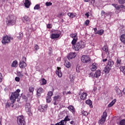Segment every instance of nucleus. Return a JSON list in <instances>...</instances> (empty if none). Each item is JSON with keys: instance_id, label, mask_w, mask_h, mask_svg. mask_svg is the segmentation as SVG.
Masks as SVG:
<instances>
[{"instance_id": "obj_1", "label": "nucleus", "mask_w": 125, "mask_h": 125, "mask_svg": "<svg viewBox=\"0 0 125 125\" xmlns=\"http://www.w3.org/2000/svg\"><path fill=\"white\" fill-rule=\"evenodd\" d=\"M6 22L8 26H13L16 23V20L14 18V16L10 15L6 19Z\"/></svg>"}, {"instance_id": "obj_2", "label": "nucleus", "mask_w": 125, "mask_h": 125, "mask_svg": "<svg viewBox=\"0 0 125 125\" xmlns=\"http://www.w3.org/2000/svg\"><path fill=\"white\" fill-rule=\"evenodd\" d=\"M84 46H85L84 42L80 41L77 42L74 46L73 47V48L76 51H79V50L82 49V48H84Z\"/></svg>"}, {"instance_id": "obj_3", "label": "nucleus", "mask_w": 125, "mask_h": 125, "mask_svg": "<svg viewBox=\"0 0 125 125\" xmlns=\"http://www.w3.org/2000/svg\"><path fill=\"white\" fill-rule=\"evenodd\" d=\"M17 123L18 125H26L25 117L23 115L19 116L17 117Z\"/></svg>"}, {"instance_id": "obj_4", "label": "nucleus", "mask_w": 125, "mask_h": 125, "mask_svg": "<svg viewBox=\"0 0 125 125\" xmlns=\"http://www.w3.org/2000/svg\"><path fill=\"white\" fill-rule=\"evenodd\" d=\"M81 61L83 63H90L91 61H90V58L88 56L83 55L81 57Z\"/></svg>"}, {"instance_id": "obj_5", "label": "nucleus", "mask_w": 125, "mask_h": 125, "mask_svg": "<svg viewBox=\"0 0 125 125\" xmlns=\"http://www.w3.org/2000/svg\"><path fill=\"white\" fill-rule=\"evenodd\" d=\"M21 90L20 89H18L16 90V98L18 99L17 103V108H19V107H21V104L20 103H19V100H20V98L21 97V95L19 94V92H20Z\"/></svg>"}, {"instance_id": "obj_6", "label": "nucleus", "mask_w": 125, "mask_h": 125, "mask_svg": "<svg viewBox=\"0 0 125 125\" xmlns=\"http://www.w3.org/2000/svg\"><path fill=\"white\" fill-rule=\"evenodd\" d=\"M15 101H16V91L12 93L11 96L10 97V102L11 104H13Z\"/></svg>"}, {"instance_id": "obj_7", "label": "nucleus", "mask_w": 125, "mask_h": 125, "mask_svg": "<svg viewBox=\"0 0 125 125\" xmlns=\"http://www.w3.org/2000/svg\"><path fill=\"white\" fill-rule=\"evenodd\" d=\"M13 38L9 37L8 36H6L2 38L1 41L2 43L5 44V43H8L10 42V40H12Z\"/></svg>"}, {"instance_id": "obj_8", "label": "nucleus", "mask_w": 125, "mask_h": 125, "mask_svg": "<svg viewBox=\"0 0 125 125\" xmlns=\"http://www.w3.org/2000/svg\"><path fill=\"white\" fill-rule=\"evenodd\" d=\"M106 118H107V112H104L103 116H102V119L100 120L99 122V124L101 125H103V124L105 123V121H106Z\"/></svg>"}, {"instance_id": "obj_9", "label": "nucleus", "mask_w": 125, "mask_h": 125, "mask_svg": "<svg viewBox=\"0 0 125 125\" xmlns=\"http://www.w3.org/2000/svg\"><path fill=\"white\" fill-rule=\"evenodd\" d=\"M25 111L28 115H31V104L30 103H26L25 104Z\"/></svg>"}, {"instance_id": "obj_10", "label": "nucleus", "mask_w": 125, "mask_h": 125, "mask_svg": "<svg viewBox=\"0 0 125 125\" xmlns=\"http://www.w3.org/2000/svg\"><path fill=\"white\" fill-rule=\"evenodd\" d=\"M53 95V93L51 91H49L47 94V96L46 98L47 103L51 102V96Z\"/></svg>"}, {"instance_id": "obj_11", "label": "nucleus", "mask_w": 125, "mask_h": 125, "mask_svg": "<svg viewBox=\"0 0 125 125\" xmlns=\"http://www.w3.org/2000/svg\"><path fill=\"white\" fill-rule=\"evenodd\" d=\"M67 121H70V119H69V117H68V116H66L64 120H62L59 123L56 124V125H65L66 122H67Z\"/></svg>"}, {"instance_id": "obj_12", "label": "nucleus", "mask_w": 125, "mask_h": 125, "mask_svg": "<svg viewBox=\"0 0 125 125\" xmlns=\"http://www.w3.org/2000/svg\"><path fill=\"white\" fill-rule=\"evenodd\" d=\"M38 110H39L40 112H45V111L47 110V104L39 106Z\"/></svg>"}, {"instance_id": "obj_13", "label": "nucleus", "mask_w": 125, "mask_h": 125, "mask_svg": "<svg viewBox=\"0 0 125 125\" xmlns=\"http://www.w3.org/2000/svg\"><path fill=\"white\" fill-rule=\"evenodd\" d=\"M112 5L113 6H114L115 8H116V9L117 10L115 12V13H116V14H118V13H120V12H121L120 7L119 5H118L117 4H112Z\"/></svg>"}, {"instance_id": "obj_14", "label": "nucleus", "mask_w": 125, "mask_h": 125, "mask_svg": "<svg viewBox=\"0 0 125 125\" xmlns=\"http://www.w3.org/2000/svg\"><path fill=\"white\" fill-rule=\"evenodd\" d=\"M115 90L116 91V93L119 95V96H120V97H122V96H123V93L122 92V90L120 89V88L117 86L115 87Z\"/></svg>"}, {"instance_id": "obj_15", "label": "nucleus", "mask_w": 125, "mask_h": 125, "mask_svg": "<svg viewBox=\"0 0 125 125\" xmlns=\"http://www.w3.org/2000/svg\"><path fill=\"white\" fill-rule=\"evenodd\" d=\"M75 57H76V53H70L67 55V58L69 60L75 58Z\"/></svg>"}, {"instance_id": "obj_16", "label": "nucleus", "mask_w": 125, "mask_h": 125, "mask_svg": "<svg viewBox=\"0 0 125 125\" xmlns=\"http://www.w3.org/2000/svg\"><path fill=\"white\" fill-rule=\"evenodd\" d=\"M94 76L95 78H99L101 76V71L100 70H96Z\"/></svg>"}, {"instance_id": "obj_17", "label": "nucleus", "mask_w": 125, "mask_h": 125, "mask_svg": "<svg viewBox=\"0 0 125 125\" xmlns=\"http://www.w3.org/2000/svg\"><path fill=\"white\" fill-rule=\"evenodd\" d=\"M106 66H108L110 68H112L113 66H114V61H112V60L111 59H109L108 61L107 64L106 65Z\"/></svg>"}, {"instance_id": "obj_18", "label": "nucleus", "mask_w": 125, "mask_h": 125, "mask_svg": "<svg viewBox=\"0 0 125 125\" xmlns=\"http://www.w3.org/2000/svg\"><path fill=\"white\" fill-rule=\"evenodd\" d=\"M58 70L56 71V73L59 78H61L62 77V73L61 72V67H57Z\"/></svg>"}, {"instance_id": "obj_19", "label": "nucleus", "mask_w": 125, "mask_h": 125, "mask_svg": "<svg viewBox=\"0 0 125 125\" xmlns=\"http://www.w3.org/2000/svg\"><path fill=\"white\" fill-rule=\"evenodd\" d=\"M19 66L21 69H24L27 66V63L24 62H21Z\"/></svg>"}, {"instance_id": "obj_20", "label": "nucleus", "mask_w": 125, "mask_h": 125, "mask_svg": "<svg viewBox=\"0 0 125 125\" xmlns=\"http://www.w3.org/2000/svg\"><path fill=\"white\" fill-rule=\"evenodd\" d=\"M59 37H60L59 34L53 33L51 35V39L53 40L54 39H57L58 38H59Z\"/></svg>"}, {"instance_id": "obj_21", "label": "nucleus", "mask_w": 125, "mask_h": 125, "mask_svg": "<svg viewBox=\"0 0 125 125\" xmlns=\"http://www.w3.org/2000/svg\"><path fill=\"white\" fill-rule=\"evenodd\" d=\"M43 92V89L42 88H39L37 90V96H41V94Z\"/></svg>"}, {"instance_id": "obj_22", "label": "nucleus", "mask_w": 125, "mask_h": 125, "mask_svg": "<svg viewBox=\"0 0 125 125\" xmlns=\"http://www.w3.org/2000/svg\"><path fill=\"white\" fill-rule=\"evenodd\" d=\"M24 4L26 8H29L30 5H31V2L30 1H29V0H25V2H24Z\"/></svg>"}, {"instance_id": "obj_23", "label": "nucleus", "mask_w": 125, "mask_h": 125, "mask_svg": "<svg viewBox=\"0 0 125 125\" xmlns=\"http://www.w3.org/2000/svg\"><path fill=\"white\" fill-rule=\"evenodd\" d=\"M86 96H87L86 93L83 92L80 98L82 100H85V99H86Z\"/></svg>"}, {"instance_id": "obj_24", "label": "nucleus", "mask_w": 125, "mask_h": 125, "mask_svg": "<svg viewBox=\"0 0 125 125\" xmlns=\"http://www.w3.org/2000/svg\"><path fill=\"white\" fill-rule=\"evenodd\" d=\"M97 69V66H96V63H93L91 66V70L93 71H96Z\"/></svg>"}, {"instance_id": "obj_25", "label": "nucleus", "mask_w": 125, "mask_h": 125, "mask_svg": "<svg viewBox=\"0 0 125 125\" xmlns=\"http://www.w3.org/2000/svg\"><path fill=\"white\" fill-rule=\"evenodd\" d=\"M111 69H112L111 67H109V66L106 65V66L105 67V68L104 69V71L105 73H106V74H108V73H109V72H110Z\"/></svg>"}, {"instance_id": "obj_26", "label": "nucleus", "mask_w": 125, "mask_h": 125, "mask_svg": "<svg viewBox=\"0 0 125 125\" xmlns=\"http://www.w3.org/2000/svg\"><path fill=\"white\" fill-rule=\"evenodd\" d=\"M68 110L72 112L73 114H75V107L73 106V105H70L68 107Z\"/></svg>"}, {"instance_id": "obj_27", "label": "nucleus", "mask_w": 125, "mask_h": 125, "mask_svg": "<svg viewBox=\"0 0 125 125\" xmlns=\"http://www.w3.org/2000/svg\"><path fill=\"white\" fill-rule=\"evenodd\" d=\"M54 101H58V102H59V101H61V97L59 95L55 96L54 97Z\"/></svg>"}, {"instance_id": "obj_28", "label": "nucleus", "mask_w": 125, "mask_h": 125, "mask_svg": "<svg viewBox=\"0 0 125 125\" xmlns=\"http://www.w3.org/2000/svg\"><path fill=\"white\" fill-rule=\"evenodd\" d=\"M35 90V88L32 86H30L29 87V91L31 95H33L34 94V90Z\"/></svg>"}, {"instance_id": "obj_29", "label": "nucleus", "mask_w": 125, "mask_h": 125, "mask_svg": "<svg viewBox=\"0 0 125 125\" xmlns=\"http://www.w3.org/2000/svg\"><path fill=\"white\" fill-rule=\"evenodd\" d=\"M22 21L23 22H24V21H26V22H29L30 21V18H29L27 16H25L23 17Z\"/></svg>"}, {"instance_id": "obj_30", "label": "nucleus", "mask_w": 125, "mask_h": 125, "mask_svg": "<svg viewBox=\"0 0 125 125\" xmlns=\"http://www.w3.org/2000/svg\"><path fill=\"white\" fill-rule=\"evenodd\" d=\"M67 15H68L70 18H74V17H76V13H68Z\"/></svg>"}, {"instance_id": "obj_31", "label": "nucleus", "mask_w": 125, "mask_h": 125, "mask_svg": "<svg viewBox=\"0 0 125 125\" xmlns=\"http://www.w3.org/2000/svg\"><path fill=\"white\" fill-rule=\"evenodd\" d=\"M120 40L123 43H125V34L121 35Z\"/></svg>"}, {"instance_id": "obj_32", "label": "nucleus", "mask_w": 125, "mask_h": 125, "mask_svg": "<svg viewBox=\"0 0 125 125\" xmlns=\"http://www.w3.org/2000/svg\"><path fill=\"white\" fill-rule=\"evenodd\" d=\"M64 66L66 67V68H69V67H71V63L69 62L68 61H65L64 63Z\"/></svg>"}, {"instance_id": "obj_33", "label": "nucleus", "mask_w": 125, "mask_h": 125, "mask_svg": "<svg viewBox=\"0 0 125 125\" xmlns=\"http://www.w3.org/2000/svg\"><path fill=\"white\" fill-rule=\"evenodd\" d=\"M116 101H117L116 99H114L108 105V107H112V106H113L115 103H116Z\"/></svg>"}, {"instance_id": "obj_34", "label": "nucleus", "mask_w": 125, "mask_h": 125, "mask_svg": "<svg viewBox=\"0 0 125 125\" xmlns=\"http://www.w3.org/2000/svg\"><path fill=\"white\" fill-rule=\"evenodd\" d=\"M69 79L71 83H74V80H75V76L72 74L70 75Z\"/></svg>"}, {"instance_id": "obj_35", "label": "nucleus", "mask_w": 125, "mask_h": 125, "mask_svg": "<svg viewBox=\"0 0 125 125\" xmlns=\"http://www.w3.org/2000/svg\"><path fill=\"white\" fill-rule=\"evenodd\" d=\"M76 71L77 73H80L81 72V70H82V66L80 65H77L76 68Z\"/></svg>"}, {"instance_id": "obj_36", "label": "nucleus", "mask_w": 125, "mask_h": 125, "mask_svg": "<svg viewBox=\"0 0 125 125\" xmlns=\"http://www.w3.org/2000/svg\"><path fill=\"white\" fill-rule=\"evenodd\" d=\"M22 71H17L18 76L20 78H23V76H24V75H23V74H22Z\"/></svg>"}, {"instance_id": "obj_37", "label": "nucleus", "mask_w": 125, "mask_h": 125, "mask_svg": "<svg viewBox=\"0 0 125 125\" xmlns=\"http://www.w3.org/2000/svg\"><path fill=\"white\" fill-rule=\"evenodd\" d=\"M116 63L117 67H119V66L121 65V63H122V60L120 59H118Z\"/></svg>"}, {"instance_id": "obj_38", "label": "nucleus", "mask_w": 125, "mask_h": 125, "mask_svg": "<svg viewBox=\"0 0 125 125\" xmlns=\"http://www.w3.org/2000/svg\"><path fill=\"white\" fill-rule=\"evenodd\" d=\"M77 41H78V38L73 39V40H72L71 43L73 45V46H75L76 42H77Z\"/></svg>"}, {"instance_id": "obj_39", "label": "nucleus", "mask_w": 125, "mask_h": 125, "mask_svg": "<svg viewBox=\"0 0 125 125\" xmlns=\"http://www.w3.org/2000/svg\"><path fill=\"white\" fill-rule=\"evenodd\" d=\"M18 40H21L22 38H23V33L20 32L19 36H17Z\"/></svg>"}, {"instance_id": "obj_40", "label": "nucleus", "mask_w": 125, "mask_h": 125, "mask_svg": "<svg viewBox=\"0 0 125 125\" xmlns=\"http://www.w3.org/2000/svg\"><path fill=\"white\" fill-rule=\"evenodd\" d=\"M85 103L88 104L89 105V106H92V102L90 100H86Z\"/></svg>"}, {"instance_id": "obj_41", "label": "nucleus", "mask_w": 125, "mask_h": 125, "mask_svg": "<svg viewBox=\"0 0 125 125\" xmlns=\"http://www.w3.org/2000/svg\"><path fill=\"white\" fill-rule=\"evenodd\" d=\"M70 37L71 38H72V39H78V37H77V34H71L70 35Z\"/></svg>"}, {"instance_id": "obj_42", "label": "nucleus", "mask_w": 125, "mask_h": 125, "mask_svg": "<svg viewBox=\"0 0 125 125\" xmlns=\"http://www.w3.org/2000/svg\"><path fill=\"white\" fill-rule=\"evenodd\" d=\"M103 50H104V51H105L106 53H108V47L107 46H104L103 47Z\"/></svg>"}, {"instance_id": "obj_43", "label": "nucleus", "mask_w": 125, "mask_h": 125, "mask_svg": "<svg viewBox=\"0 0 125 125\" xmlns=\"http://www.w3.org/2000/svg\"><path fill=\"white\" fill-rule=\"evenodd\" d=\"M104 33V30H102V29L99 30V31L97 32V33H98V35H100L101 36L102 35H103Z\"/></svg>"}, {"instance_id": "obj_44", "label": "nucleus", "mask_w": 125, "mask_h": 125, "mask_svg": "<svg viewBox=\"0 0 125 125\" xmlns=\"http://www.w3.org/2000/svg\"><path fill=\"white\" fill-rule=\"evenodd\" d=\"M81 113H82V116H85V117H86V116L88 115V113H87V112H86V111H82L81 112Z\"/></svg>"}, {"instance_id": "obj_45", "label": "nucleus", "mask_w": 125, "mask_h": 125, "mask_svg": "<svg viewBox=\"0 0 125 125\" xmlns=\"http://www.w3.org/2000/svg\"><path fill=\"white\" fill-rule=\"evenodd\" d=\"M120 70H121V72H123V73H124V74H125V66H122V67H120Z\"/></svg>"}, {"instance_id": "obj_46", "label": "nucleus", "mask_w": 125, "mask_h": 125, "mask_svg": "<svg viewBox=\"0 0 125 125\" xmlns=\"http://www.w3.org/2000/svg\"><path fill=\"white\" fill-rule=\"evenodd\" d=\"M120 125H125V120L123 119L120 122Z\"/></svg>"}, {"instance_id": "obj_47", "label": "nucleus", "mask_w": 125, "mask_h": 125, "mask_svg": "<svg viewBox=\"0 0 125 125\" xmlns=\"http://www.w3.org/2000/svg\"><path fill=\"white\" fill-rule=\"evenodd\" d=\"M119 3L124 4L125 3V0H118Z\"/></svg>"}, {"instance_id": "obj_48", "label": "nucleus", "mask_w": 125, "mask_h": 125, "mask_svg": "<svg viewBox=\"0 0 125 125\" xmlns=\"http://www.w3.org/2000/svg\"><path fill=\"white\" fill-rule=\"evenodd\" d=\"M45 5L46 6H50V5H52V3L51 2H46L45 3Z\"/></svg>"}, {"instance_id": "obj_49", "label": "nucleus", "mask_w": 125, "mask_h": 125, "mask_svg": "<svg viewBox=\"0 0 125 125\" xmlns=\"http://www.w3.org/2000/svg\"><path fill=\"white\" fill-rule=\"evenodd\" d=\"M42 84H46V80L44 79V78L42 79Z\"/></svg>"}, {"instance_id": "obj_50", "label": "nucleus", "mask_w": 125, "mask_h": 125, "mask_svg": "<svg viewBox=\"0 0 125 125\" xmlns=\"http://www.w3.org/2000/svg\"><path fill=\"white\" fill-rule=\"evenodd\" d=\"M10 105H11L10 102H7L5 104V106L6 108H8V107H10Z\"/></svg>"}, {"instance_id": "obj_51", "label": "nucleus", "mask_w": 125, "mask_h": 125, "mask_svg": "<svg viewBox=\"0 0 125 125\" xmlns=\"http://www.w3.org/2000/svg\"><path fill=\"white\" fill-rule=\"evenodd\" d=\"M35 10H39L40 9V5L37 4L34 8Z\"/></svg>"}, {"instance_id": "obj_52", "label": "nucleus", "mask_w": 125, "mask_h": 125, "mask_svg": "<svg viewBox=\"0 0 125 125\" xmlns=\"http://www.w3.org/2000/svg\"><path fill=\"white\" fill-rule=\"evenodd\" d=\"M16 66V61H14L11 64L12 67H15Z\"/></svg>"}, {"instance_id": "obj_53", "label": "nucleus", "mask_w": 125, "mask_h": 125, "mask_svg": "<svg viewBox=\"0 0 125 125\" xmlns=\"http://www.w3.org/2000/svg\"><path fill=\"white\" fill-rule=\"evenodd\" d=\"M39 48H40V47L39 46V45L38 44H36L35 46V50L37 51L38 49H39Z\"/></svg>"}, {"instance_id": "obj_54", "label": "nucleus", "mask_w": 125, "mask_h": 125, "mask_svg": "<svg viewBox=\"0 0 125 125\" xmlns=\"http://www.w3.org/2000/svg\"><path fill=\"white\" fill-rule=\"evenodd\" d=\"M89 75L90 77H91V78H95L94 77V74L93 73V72H91L89 74Z\"/></svg>"}, {"instance_id": "obj_55", "label": "nucleus", "mask_w": 125, "mask_h": 125, "mask_svg": "<svg viewBox=\"0 0 125 125\" xmlns=\"http://www.w3.org/2000/svg\"><path fill=\"white\" fill-rule=\"evenodd\" d=\"M2 74L1 73H0V83H1L2 82Z\"/></svg>"}, {"instance_id": "obj_56", "label": "nucleus", "mask_w": 125, "mask_h": 125, "mask_svg": "<svg viewBox=\"0 0 125 125\" xmlns=\"http://www.w3.org/2000/svg\"><path fill=\"white\" fill-rule=\"evenodd\" d=\"M101 14H102V16H105V15H106V13L104 11H102V12H101Z\"/></svg>"}, {"instance_id": "obj_57", "label": "nucleus", "mask_w": 125, "mask_h": 125, "mask_svg": "<svg viewBox=\"0 0 125 125\" xmlns=\"http://www.w3.org/2000/svg\"><path fill=\"white\" fill-rule=\"evenodd\" d=\"M84 24L87 26V25H88V24H89V21L88 20H87L85 22H84Z\"/></svg>"}, {"instance_id": "obj_58", "label": "nucleus", "mask_w": 125, "mask_h": 125, "mask_svg": "<svg viewBox=\"0 0 125 125\" xmlns=\"http://www.w3.org/2000/svg\"><path fill=\"white\" fill-rule=\"evenodd\" d=\"M22 61L21 62H26L27 61L26 58V57H23L22 58Z\"/></svg>"}, {"instance_id": "obj_59", "label": "nucleus", "mask_w": 125, "mask_h": 125, "mask_svg": "<svg viewBox=\"0 0 125 125\" xmlns=\"http://www.w3.org/2000/svg\"><path fill=\"white\" fill-rule=\"evenodd\" d=\"M20 77H16V82H20Z\"/></svg>"}, {"instance_id": "obj_60", "label": "nucleus", "mask_w": 125, "mask_h": 125, "mask_svg": "<svg viewBox=\"0 0 125 125\" xmlns=\"http://www.w3.org/2000/svg\"><path fill=\"white\" fill-rule=\"evenodd\" d=\"M47 28H48V29H50L51 28V24H48L47 25Z\"/></svg>"}, {"instance_id": "obj_61", "label": "nucleus", "mask_w": 125, "mask_h": 125, "mask_svg": "<svg viewBox=\"0 0 125 125\" xmlns=\"http://www.w3.org/2000/svg\"><path fill=\"white\" fill-rule=\"evenodd\" d=\"M120 8H124V9H125V6H124V5H121L120 6Z\"/></svg>"}, {"instance_id": "obj_62", "label": "nucleus", "mask_w": 125, "mask_h": 125, "mask_svg": "<svg viewBox=\"0 0 125 125\" xmlns=\"http://www.w3.org/2000/svg\"><path fill=\"white\" fill-rule=\"evenodd\" d=\"M108 60L107 59H104L103 60V62H106Z\"/></svg>"}, {"instance_id": "obj_63", "label": "nucleus", "mask_w": 125, "mask_h": 125, "mask_svg": "<svg viewBox=\"0 0 125 125\" xmlns=\"http://www.w3.org/2000/svg\"><path fill=\"white\" fill-rule=\"evenodd\" d=\"M55 101L54 103V105H57V104L58 103L57 102H58V101Z\"/></svg>"}, {"instance_id": "obj_64", "label": "nucleus", "mask_w": 125, "mask_h": 125, "mask_svg": "<svg viewBox=\"0 0 125 125\" xmlns=\"http://www.w3.org/2000/svg\"><path fill=\"white\" fill-rule=\"evenodd\" d=\"M123 94L125 95V88L123 89Z\"/></svg>"}]
</instances>
